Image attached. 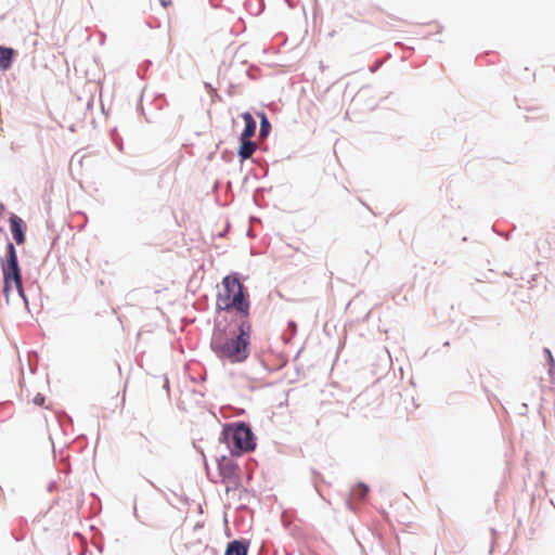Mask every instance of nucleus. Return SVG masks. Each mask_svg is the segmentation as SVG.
<instances>
[{
    "mask_svg": "<svg viewBox=\"0 0 555 555\" xmlns=\"http://www.w3.org/2000/svg\"><path fill=\"white\" fill-rule=\"evenodd\" d=\"M259 117L261 118V121H260V135L262 138L267 137L269 134V131L271 129V125L266 116L264 113H260L259 114Z\"/></svg>",
    "mask_w": 555,
    "mask_h": 555,
    "instance_id": "11",
    "label": "nucleus"
},
{
    "mask_svg": "<svg viewBox=\"0 0 555 555\" xmlns=\"http://www.w3.org/2000/svg\"><path fill=\"white\" fill-rule=\"evenodd\" d=\"M222 287L217 295L216 306L219 310H235L243 317L249 313V301L243 292V285L236 275L223 278Z\"/></svg>",
    "mask_w": 555,
    "mask_h": 555,
    "instance_id": "2",
    "label": "nucleus"
},
{
    "mask_svg": "<svg viewBox=\"0 0 555 555\" xmlns=\"http://www.w3.org/2000/svg\"><path fill=\"white\" fill-rule=\"evenodd\" d=\"M13 54V49L0 47V68L2 70H7L11 67Z\"/></svg>",
    "mask_w": 555,
    "mask_h": 555,
    "instance_id": "10",
    "label": "nucleus"
},
{
    "mask_svg": "<svg viewBox=\"0 0 555 555\" xmlns=\"http://www.w3.org/2000/svg\"><path fill=\"white\" fill-rule=\"evenodd\" d=\"M4 276V292L8 293L14 286L22 293V276L17 262V255L12 243L8 245V258L2 266Z\"/></svg>",
    "mask_w": 555,
    "mask_h": 555,
    "instance_id": "4",
    "label": "nucleus"
},
{
    "mask_svg": "<svg viewBox=\"0 0 555 555\" xmlns=\"http://www.w3.org/2000/svg\"><path fill=\"white\" fill-rule=\"evenodd\" d=\"M163 7H167L168 2L166 0H160Z\"/></svg>",
    "mask_w": 555,
    "mask_h": 555,
    "instance_id": "13",
    "label": "nucleus"
},
{
    "mask_svg": "<svg viewBox=\"0 0 555 555\" xmlns=\"http://www.w3.org/2000/svg\"><path fill=\"white\" fill-rule=\"evenodd\" d=\"M224 555H247V545L241 541H232L228 544Z\"/></svg>",
    "mask_w": 555,
    "mask_h": 555,
    "instance_id": "9",
    "label": "nucleus"
},
{
    "mask_svg": "<svg viewBox=\"0 0 555 555\" xmlns=\"http://www.w3.org/2000/svg\"><path fill=\"white\" fill-rule=\"evenodd\" d=\"M257 145L250 139H241V145L238 147V156L242 159H248L255 153Z\"/></svg>",
    "mask_w": 555,
    "mask_h": 555,
    "instance_id": "8",
    "label": "nucleus"
},
{
    "mask_svg": "<svg viewBox=\"0 0 555 555\" xmlns=\"http://www.w3.org/2000/svg\"><path fill=\"white\" fill-rule=\"evenodd\" d=\"M223 439L233 455H241L255 449V437L244 423L228 425L223 429Z\"/></svg>",
    "mask_w": 555,
    "mask_h": 555,
    "instance_id": "3",
    "label": "nucleus"
},
{
    "mask_svg": "<svg viewBox=\"0 0 555 555\" xmlns=\"http://www.w3.org/2000/svg\"><path fill=\"white\" fill-rule=\"evenodd\" d=\"M237 465L231 461H222L219 463V472L223 481L232 479L236 475Z\"/></svg>",
    "mask_w": 555,
    "mask_h": 555,
    "instance_id": "7",
    "label": "nucleus"
},
{
    "mask_svg": "<svg viewBox=\"0 0 555 555\" xmlns=\"http://www.w3.org/2000/svg\"><path fill=\"white\" fill-rule=\"evenodd\" d=\"M251 326L247 321H243L238 327V333L228 336L223 331L216 330L211 338V349L221 359H227L231 363L245 361L249 356Z\"/></svg>",
    "mask_w": 555,
    "mask_h": 555,
    "instance_id": "1",
    "label": "nucleus"
},
{
    "mask_svg": "<svg viewBox=\"0 0 555 555\" xmlns=\"http://www.w3.org/2000/svg\"><path fill=\"white\" fill-rule=\"evenodd\" d=\"M10 229L11 233L13 235V238L18 245L24 244L25 242V234L23 229V220L17 217L16 215H12L10 217Z\"/></svg>",
    "mask_w": 555,
    "mask_h": 555,
    "instance_id": "5",
    "label": "nucleus"
},
{
    "mask_svg": "<svg viewBox=\"0 0 555 555\" xmlns=\"http://www.w3.org/2000/svg\"><path fill=\"white\" fill-rule=\"evenodd\" d=\"M242 118L245 122V128L241 134V139H250L255 135L256 132V121L253 115L248 112L243 113Z\"/></svg>",
    "mask_w": 555,
    "mask_h": 555,
    "instance_id": "6",
    "label": "nucleus"
},
{
    "mask_svg": "<svg viewBox=\"0 0 555 555\" xmlns=\"http://www.w3.org/2000/svg\"><path fill=\"white\" fill-rule=\"evenodd\" d=\"M545 352H546V354H547V357H548L550 363L553 365V364H554V359H553V357H552V354H551L550 350H547V349H546V350H545Z\"/></svg>",
    "mask_w": 555,
    "mask_h": 555,
    "instance_id": "12",
    "label": "nucleus"
}]
</instances>
